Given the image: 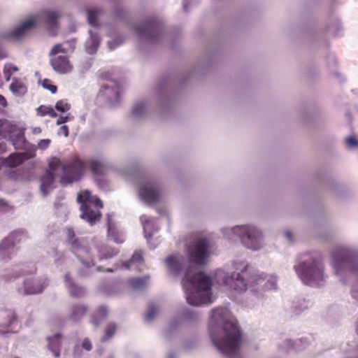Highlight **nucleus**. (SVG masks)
Returning <instances> with one entry per match:
<instances>
[{
  "label": "nucleus",
  "mask_w": 358,
  "mask_h": 358,
  "mask_svg": "<svg viewBox=\"0 0 358 358\" xmlns=\"http://www.w3.org/2000/svg\"><path fill=\"white\" fill-rule=\"evenodd\" d=\"M88 308L83 304H76L71 307L69 318L76 322L80 320L87 313Z\"/></svg>",
  "instance_id": "6ab92c4d"
},
{
  "label": "nucleus",
  "mask_w": 358,
  "mask_h": 358,
  "mask_svg": "<svg viewBox=\"0 0 358 358\" xmlns=\"http://www.w3.org/2000/svg\"><path fill=\"white\" fill-rule=\"evenodd\" d=\"M68 120V117L66 116H60L57 120V125H59V124H62L65 122H66Z\"/></svg>",
  "instance_id": "de8ad7c7"
},
{
  "label": "nucleus",
  "mask_w": 358,
  "mask_h": 358,
  "mask_svg": "<svg viewBox=\"0 0 358 358\" xmlns=\"http://www.w3.org/2000/svg\"><path fill=\"white\" fill-rule=\"evenodd\" d=\"M61 338L62 335L60 334L48 338V348L56 357H58L60 355Z\"/></svg>",
  "instance_id": "393cba45"
},
{
  "label": "nucleus",
  "mask_w": 358,
  "mask_h": 358,
  "mask_svg": "<svg viewBox=\"0 0 358 358\" xmlns=\"http://www.w3.org/2000/svg\"><path fill=\"white\" fill-rule=\"evenodd\" d=\"M85 169H89L94 176H103L106 173V166L95 159L85 160Z\"/></svg>",
  "instance_id": "412c9836"
},
{
  "label": "nucleus",
  "mask_w": 358,
  "mask_h": 358,
  "mask_svg": "<svg viewBox=\"0 0 358 358\" xmlns=\"http://www.w3.org/2000/svg\"><path fill=\"white\" fill-rule=\"evenodd\" d=\"M143 261V255L141 252H136L132 255L131 259L127 262H124L122 266L125 268L131 267V264L136 262H141Z\"/></svg>",
  "instance_id": "72a5a7b5"
},
{
  "label": "nucleus",
  "mask_w": 358,
  "mask_h": 358,
  "mask_svg": "<svg viewBox=\"0 0 358 358\" xmlns=\"http://www.w3.org/2000/svg\"><path fill=\"white\" fill-rule=\"evenodd\" d=\"M139 194L141 199L148 204L158 202L160 198L157 187L153 185L142 187L140 189Z\"/></svg>",
  "instance_id": "f8f14e48"
},
{
  "label": "nucleus",
  "mask_w": 358,
  "mask_h": 358,
  "mask_svg": "<svg viewBox=\"0 0 358 358\" xmlns=\"http://www.w3.org/2000/svg\"><path fill=\"white\" fill-rule=\"evenodd\" d=\"M48 115H50V117H55L57 116V113L55 111V110L53 109L52 107H50V108L48 109Z\"/></svg>",
  "instance_id": "8fccbe9b"
},
{
  "label": "nucleus",
  "mask_w": 358,
  "mask_h": 358,
  "mask_svg": "<svg viewBox=\"0 0 358 358\" xmlns=\"http://www.w3.org/2000/svg\"><path fill=\"white\" fill-rule=\"evenodd\" d=\"M66 234H67L68 242L71 245H72V246L78 248V239L76 238V235H75L73 230L70 229H67Z\"/></svg>",
  "instance_id": "4c0bfd02"
},
{
  "label": "nucleus",
  "mask_w": 358,
  "mask_h": 358,
  "mask_svg": "<svg viewBox=\"0 0 358 358\" xmlns=\"http://www.w3.org/2000/svg\"><path fill=\"white\" fill-rule=\"evenodd\" d=\"M31 157L27 152H14L3 159V166L14 168L22 164Z\"/></svg>",
  "instance_id": "dca6fc26"
},
{
  "label": "nucleus",
  "mask_w": 358,
  "mask_h": 358,
  "mask_svg": "<svg viewBox=\"0 0 358 358\" xmlns=\"http://www.w3.org/2000/svg\"><path fill=\"white\" fill-rule=\"evenodd\" d=\"M101 14V10L98 9H92L89 10L87 12V20L88 22L94 27H97L98 24V17Z\"/></svg>",
  "instance_id": "c85d7f7f"
},
{
  "label": "nucleus",
  "mask_w": 358,
  "mask_h": 358,
  "mask_svg": "<svg viewBox=\"0 0 358 358\" xmlns=\"http://www.w3.org/2000/svg\"><path fill=\"white\" fill-rule=\"evenodd\" d=\"M55 108L60 112L64 113L70 110L71 105L66 100L58 101L55 104Z\"/></svg>",
  "instance_id": "e433bc0d"
},
{
  "label": "nucleus",
  "mask_w": 358,
  "mask_h": 358,
  "mask_svg": "<svg viewBox=\"0 0 358 358\" xmlns=\"http://www.w3.org/2000/svg\"><path fill=\"white\" fill-rule=\"evenodd\" d=\"M77 200L80 203H81V207H83L85 205H94L95 207H98L99 208H103V207L101 199L96 196H93L91 192L88 190L81 191L78 194Z\"/></svg>",
  "instance_id": "2eb2a0df"
},
{
  "label": "nucleus",
  "mask_w": 358,
  "mask_h": 358,
  "mask_svg": "<svg viewBox=\"0 0 358 358\" xmlns=\"http://www.w3.org/2000/svg\"><path fill=\"white\" fill-rule=\"evenodd\" d=\"M50 64L55 71L60 74L70 73L73 69L67 50L62 44H55L49 52Z\"/></svg>",
  "instance_id": "423d86ee"
},
{
  "label": "nucleus",
  "mask_w": 358,
  "mask_h": 358,
  "mask_svg": "<svg viewBox=\"0 0 358 358\" xmlns=\"http://www.w3.org/2000/svg\"><path fill=\"white\" fill-rule=\"evenodd\" d=\"M145 103H136L134 108H133V110H132V113L134 116H138L140 115H141L144 110H145Z\"/></svg>",
  "instance_id": "58836bf2"
},
{
  "label": "nucleus",
  "mask_w": 358,
  "mask_h": 358,
  "mask_svg": "<svg viewBox=\"0 0 358 358\" xmlns=\"http://www.w3.org/2000/svg\"><path fill=\"white\" fill-rule=\"evenodd\" d=\"M58 134L67 137L69 136V127L66 125L62 126L59 129Z\"/></svg>",
  "instance_id": "a18cd8bd"
},
{
  "label": "nucleus",
  "mask_w": 358,
  "mask_h": 358,
  "mask_svg": "<svg viewBox=\"0 0 358 358\" xmlns=\"http://www.w3.org/2000/svg\"><path fill=\"white\" fill-rule=\"evenodd\" d=\"M147 280L146 278H133L130 280V284L134 289H141L145 287Z\"/></svg>",
  "instance_id": "7c9ffc66"
},
{
  "label": "nucleus",
  "mask_w": 358,
  "mask_h": 358,
  "mask_svg": "<svg viewBox=\"0 0 358 358\" xmlns=\"http://www.w3.org/2000/svg\"><path fill=\"white\" fill-rule=\"evenodd\" d=\"M108 46H109L110 50H114L117 46V44H115V42H109Z\"/></svg>",
  "instance_id": "603ef678"
},
{
  "label": "nucleus",
  "mask_w": 358,
  "mask_h": 358,
  "mask_svg": "<svg viewBox=\"0 0 358 358\" xmlns=\"http://www.w3.org/2000/svg\"><path fill=\"white\" fill-rule=\"evenodd\" d=\"M17 131V125L12 124L8 120H0V136L6 138L9 135Z\"/></svg>",
  "instance_id": "b1692460"
},
{
  "label": "nucleus",
  "mask_w": 358,
  "mask_h": 358,
  "mask_svg": "<svg viewBox=\"0 0 358 358\" xmlns=\"http://www.w3.org/2000/svg\"><path fill=\"white\" fill-rule=\"evenodd\" d=\"M14 247L13 240L11 237L3 239L0 244V252L8 250Z\"/></svg>",
  "instance_id": "f704fd0d"
},
{
  "label": "nucleus",
  "mask_w": 358,
  "mask_h": 358,
  "mask_svg": "<svg viewBox=\"0 0 358 358\" xmlns=\"http://www.w3.org/2000/svg\"><path fill=\"white\" fill-rule=\"evenodd\" d=\"M91 41H92V45H94V50H93V51H90L89 50V52L90 53H93L98 48V46H99V39H98L97 36H92V40Z\"/></svg>",
  "instance_id": "49530a36"
},
{
  "label": "nucleus",
  "mask_w": 358,
  "mask_h": 358,
  "mask_svg": "<svg viewBox=\"0 0 358 358\" xmlns=\"http://www.w3.org/2000/svg\"><path fill=\"white\" fill-rule=\"evenodd\" d=\"M183 6H184V10H187V4L185 3H184Z\"/></svg>",
  "instance_id": "5fc2aeb1"
},
{
  "label": "nucleus",
  "mask_w": 358,
  "mask_h": 358,
  "mask_svg": "<svg viewBox=\"0 0 358 358\" xmlns=\"http://www.w3.org/2000/svg\"><path fill=\"white\" fill-rule=\"evenodd\" d=\"M64 282L66 287L68 288L71 296L73 297H81L85 295V289L76 285L69 273H66L64 275Z\"/></svg>",
  "instance_id": "f3484780"
},
{
  "label": "nucleus",
  "mask_w": 358,
  "mask_h": 358,
  "mask_svg": "<svg viewBox=\"0 0 358 358\" xmlns=\"http://www.w3.org/2000/svg\"><path fill=\"white\" fill-rule=\"evenodd\" d=\"M50 139H42L38 143V148L41 150H45L50 145Z\"/></svg>",
  "instance_id": "37998d69"
},
{
  "label": "nucleus",
  "mask_w": 358,
  "mask_h": 358,
  "mask_svg": "<svg viewBox=\"0 0 358 358\" xmlns=\"http://www.w3.org/2000/svg\"><path fill=\"white\" fill-rule=\"evenodd\" d=\"M101 208L95 207L94 205L80 207L82 211L81 217L88 222L91 225L94 224L97 221L100 220L102 214L100 211Z\"/></svg>",
  "instance_id": "ddd939ff"
},
{
  "label": "nucleus",
  "mask_w": 358,
  "mask_h": 358,
  "mask_svg": "<svg viewBox=\"0 0 358 358\" xmlns=\"http://www.w3.org/2000/svg\"><path fill=\"white\" fill-rule=\"evenodd\" d=\"M115 241H116V242H117V243H122V242H123V241H122V240H120V241H117V240H115Z\"/></svg>",
  "instance_id": "6e6d98bb"
},
{
  "label": "nucleus",
  "mask_w": 358,
  "mask_h": 358,
  "mask_svg": "<svg viewBox=\"0 0 358 358\" xmlns=\"http://www.w3.org/2000/svg\"><path fill=\"white\" fill-rule=\"evenodd\" d=\"M36 22L37 20L35 17L29 19L10 31L9 35L11 38L19 40L23 37L29 29L34 27Z\"/></svg>",
  "instance_id": "4468645a"
},
{
  "label": "nucleus",
  "mask_w": 358,
  "mask_h": 358,
  "mask_svg": "<svg viewBox=\"0 0 358 358\" xmlns=\"http://www.w3.org/2000/svg\"><path fill=\"white\" fill-rule=\"evenodd\" d=\"M48 167L49 169L53 171H56L59 168H62V173L60 178V182L63 185L78 181L85 171V160L80 159L77 156L73 157L66 163H62L57 157H52L48 162Z\"/></svg>",
  "instance_id": "7ed1b4c3"
},
{
  "label": "nucleus",
  "mask_w": 358,
  "mask_h": 358,
  "mask_svg": "<svg viewBox=\"0 0 358 358\" xmlns=\"http://www.w3.org/2000/svg\"><path fill=\"white\" fill-rule=\"evenodd\" d=\"M7 105L8 103L6 98L3 95L0 94V106L5 108Z\"/></svg>",
  "instance_id": "09e8293b"
},
{
  "label": "nucleus",
  "mask_w": 358,
  "mask_h": 358,
  "mask_svg": "<svg viewBox=\"0 0 358 358\" xmlns=\"http://www.w3.org/2000/svg\"><path fill=\"white\" fill-rule=\"evenodd\" d=\"M39 83L44 89L49 90L52 94H55L57 92V87L54 85L51 80L45 78L42 80H39Z\"/></svg>",
  "instance_id": "473e14b6"
},
{
  "label": "nucleus",
  "mask_w": 358,
  "mask_h": 358,
  "mask_svg": "<svg viewBox=\"0 0 358 358\" xmlns=\"http://www.w3.org/2000/svg\"><path fill=\"white\" fill-rule=\"evenodd\" d=\"M82 348L87 351H90L92 349V344L91 341L87 338H85L82 343Z\"/></svg>",
  "instance_id": "c03bdc74"
},
{
  "label": "nucleus",
  "mask_w": 358,
  "mask_h": 358,
  "mask_svg": "<svg viewBox=\"0 0 358 358\" xmlns=\"http://www.w3.org/2000/svg\"><path fill=\"white\" fill-rule=\"evenodd\" d=\"M50 106H41L37 108V114L40 116L47 115Z\"/></svg>",
  "instance_id": "79ce46f5"
},
{
  "label": "nucleus",
  "mask_w": 358,
  "mask_h": 358,
  "mask_svg": "<svg viewBox=\"0 0 358 358\" xmlns=\"http://www.w3.org/2000/svg\"><path fill=\"white\" fill-rule=\"evenodd\" d=\"M90 34H92V31H90ZM93 36L92 34H91V37Z\"/></svg>",
  "instance_id": "bf43d9fd"
},
{
  "label": "nucleus",
  "mask_w": 358,
  "mask_h": 358,
  "mask_svg": "<svg viewBox=\"0 0 358 358\" xmlns=\"http://www.w3.org/2000/svg\"><path fill=\"white\" fill-rule=\"evenodd\" d=\"M333 266L336 275L352 273L358 275V255L353 251L339 248L332 255ZM352 297L358 302V289L352 290Z\"/></svg>",
  "instance_id": "20e7f679"
},
{
  "label": "nucleus",
  "mask_w": 358,
  "mask_h": 358,
  "mask_svg": "<svg viewBox=\"0 0 358 358\" xmlns=\"http://www.w3.org/2000/svg\"><path fill=\"white\" fill-rule=\"evenodd\" d=\"M107 271H109V272H112L113 271L112 269H108Z\"/></svg>",
  "instance_id": "4d7b16f0"
},
{
  "label": "nucleus",
  "mask_w": 358,
  "mask_h": 358,
  "mask_svg": "<svg viewBox=\"0 0 358 358\" xmlns=\"http://www.w3.org/2000/svg\"><path fill=\"white\" fill-rule=\"evenodd\" d=\"M99 252L100 259H104L114 257L117 254L118 251L110 247L103 246L99 249Z\"/></svg>",
  "instance_id": "cd10ccee"
},
{
  "label": "nucleus",
  "mask_w": 358,
  "mask_h": 358,
  "mask_svg": "<svg viewBox=\"0 0 358 358\" xmlns=\"http://www.w3.org/2000/svg\"><path fill=\"white\" fill-rule=\"evenodd\" d=\"M158 313V308L153 304H150L148 306V313L145 317L146 321L152 320Z\"/></svg>",
  "instance_id": "c9c22d12"
},
{
  "label": "nucleus",
  "mask_w": 358,
  "mask_h": 358,
  "mask_svg": "<svg viewBox=\"0 0 358 358\" xmlns=\"http://www.w3.org/2000/svg\"><path fill=\"white\" fill-rule=\"evenodd\" d=\"M59 17V15L56 11L45 10L41 13L42 19L50 29L57 27Z\"/></svg>",
  "instance_id": "5701e85b"
},
{
  "label": "nucleus",
  "mask_w": 358,
  "mask_h": 358,
  "mask_svg": "<svg viewBox=\"0 0 358 358\" xmlns=\"http://www.w3.org/2000/svg\"><path fill=\"white\" fill-rule=\"evenodd\" d=\"M208 238H198L190 243L186 249L187 262L182 257L169 255L165 259L169 271L173 275L185 274L182 284L187 292V303L199 306L213 302L211 289L213 281L203 272L194 273L195 267L208 263L211 251Z\"/></svg>",
  "instance_id": "f257e3e1"
},
{
  "label": "nucleus",
  "mask_w": 358,
  "mask_h": 358,
  "mask_svg": "<svg viewBox=\"0 0 358 358\" xmlns=\"http://www.w3.org/2000/svg\"><path fill=\"white\" fill-rule=\"evenodd\" d=\"M117 330V325L113 322H108L104 327V334L101 341L104 343L111 339Z\"/></svg>",
  "instance_id": "a878e982"
},
{
  "label": "nucleus",
  "mask_w": 358,
  "mask_h": 358,
  "mask_svg": "<svg viewBox=\"0 0 358 358\" xmlns=\"http://www.w3.org/2000/svg\"><path fill=\"white\" fill-rule=\"evenodd\" d=\"M285 235H286L287 238H288V240H289L290 241H292V235L290 231H286Z\"/></svg>",
  "instance_id": "864d4df0"
},
{
  "label": "nucleus",
  "mask_w": 358,
  "mask_h": 358,
  "mask_svg": "<svg viewBox=\"0 0 358 358\" xmlns=\"http://www.w3.org/2000/svg\"><path fill=\"white\" fill-rule=\"evenodd\" d=\"M12 141V144L15 149H20L24 146L25 139L23 133L17 128V131L8 136Z\"/></svg>",
  "instance_id": "bb28decb"
},
{
  "label": "nucleus",
  "mask_w": 358,
  "mask_h": 358,
  "mask_svg": "<svg viewBox=\"0 0 358 358\" xmlns=\"http://www.w3.org/2000/svg\"><path fill=\"white\" fill-rule=\"evenodd\" d=\"M294 269L301 280L306 285H319L324 280L322 259L317 257H313L310 261L299 264L294 266Z\"/></svg>",
  "instance_id": "39448f33"
},
{
  "label": "nucleus",
  "mask_w": 358,
  "mask_h": 358,
  "mask_svg": "<svg viewBox=\"0 0 358 358\" xmlns=\"http://www.w3.org/2000/svg\"><path fill=\"white\" fill-rule=\"evenodd\" d=\"M54 172L50 169L41 178V191L44 196H46L49 190L52 188L55 178Z\"/></svg>",
  "instance_id": "aec40b11"
},
{
  "label": "nucleus",
  "mask_w": 358,
  "mask_h": 358,
  "mask_svg": "<svg viewBox=\"0 0 358 358\" xmlns=\"http://www.w3.org/2000/svg\"><path fill=\"white\" fill-rule=\"evenodd\" d=\"M6 322L0 323V335L6 334H15L21 328V322L14 310L6 311Z\"/></svg>",
  "instance_id": "9d476101"
},
{
  "label": "nucleus",
  "mask_w": 358,
  "mask_h": 358,
  "mask_svg": "<svg viewBox=\"0 0 358 358\" xmlns=\"http://www.w3.org/2000/svg\"><path fill=\"white\" fill-rule=\"evenodd\" d=\"M12 209V207L4 200L0 199V211L8 212Z\"/></svg>",
  "instance_id": "ea45409f"
},
{
  "label": "nucleus",
  "mask_w": 358,
  "mask_h": 358,
  "mask_svg": "<svg viewBox=\"0 0 358 358\" xmlns=\"http://www.w3.org/2000/svg\"><path fill=\"white\" fill-rule=\"evenodd\" d=\"M80 260L82 267L79 271V275L84 277L91 273L92 268L94 266V262L89 256V251L87 249H82L76 253Z\"/></svg>",
  "instance_id": "9b49d317"
},
{
  "label": "nucleus",
  "mask_w": 358,
  "mask_h": 358,
  "mask_svg": "<svg viewBox=\"0 0 358 358\" xmlns=\"http://www.w3.org/2000/svg\"><path fill=\"white\" fill-rule=\"evenodd\" d=\"M135 29L140 37L150 41L157 40L162 32L160 22L154 17H150L143 23L137 24Z\"/></svg>",
  "instance_id": "6e6552de"
},
{
  "label": "nucleus",
  "mask_w": 358,
  "mask_h": 358,
  "mask_svg": "<svg viewBox=\"0 0 358 358\" xmlns=\"http://www.w3.org/2000/svg\"><path fill=\"white\" fill-rule=\"evenodd\" d=\"M248 266H245L241 273H233L231 275L227 276L224 283L231 289L237 292H244L247 289L249 280L248 279Z\"/></svg>",
  "instance_id": "1a4fd4ad"
},
{
  "label": "nucleus",
  "mask_w": 358,
  "mask_h": 358,
  "mask_svg": "<svg viewBox=\"0 0 358 358\" xmlns=\"http://www.w3.org/2000/svg\"><path fill=\"white\" fill-rule=\"evenodd\" d=\"M229 317L227 308L213 309L209 331L214 345L226 357L234 358L239 350L241 333L237 323Z\"/></svg>",
  "instance_id": "f03ea898"
},
{
  "label": "nucleus",
  "mask_w": 358,
  "mask_h": 358,
  "mask_svg": "<svg viewBox=\"0 0 358 358\" xmlns=\"http://www.w3.org/2000/svg\"><path fill=\"white\" fill-rule=\"evenodd\" d=\"M31 282H27L24 283V292L27 294H38L43 291L44 287L42 285H31Z\"/></svg>",
  "instance_id": "c756f323"
},
{
  "label": "nucleus",
  "mask_w": 358,
  "mask_h": 358,
  "mask_svg": "<svg viewBox=\"0 0 358 358\" xmlns=\"http://www.w3.org/2000/svg\"><path fill=\"white\" fill-rule=\"evenodd\" d=\"M169 358H171V357H169Z\"/></svg>",
  "instance_id": "052dcab7"
},
{
  "label": "nucleus",
  "mask_w": 358,
  "mask_h": 358,
  "mask_svg": "<svg viewBox=\"0 0 358 358\" xmlns=\"http://www.w3.org/2000/svg\"><path fill=\"white\" fill-rule=\"evenodd\" d=\"M234 234L239 236L241 242L248 248L257 250L261 248L262 234L251 226H236L232 229Z\"/></svg>",
  "instance_id": "0eeeda50"
},
{
  "label": "nucleus",
  "mask_w": 358,
  "mask_h": 358,
  "mask_svg": "<svg viewBox=\"0 0 358 358\" xmlns=\"http://www.w3.org/2000/svg\"><path fill=\"white\" fill-rule=\"evenodd\" d=\"M108 358H114L113 356H109Z\"/></svg>",
  "instance_id": "13d9d810"
},
{
  "label": "nucleus",
  "mask_w": 358,
  "mask_h": 358,
  "mask_svg": "<svg viewBox=\"0 0 358 358\" xmlns=\"http://www.w3.org/2000/svg\"><path fill=\"white\" fill-rule=\"evenodd\" d=\"M345 142L350 148L358 147V141L354 136H349L346 138Z\"/></svg>",
  "instance_id": "a19ab883"
},
{
  "label": "nucleus",
  "mask_w": 358,
  "mask_h": 358,
  "mask_svg": "<svg viewBox=\"0 0 358 358\" xmlns=\"http://www.w3.org/2000/svg\"><path fill=\"white\" fill-rule=\"evenodd\" d=\"M18 70L17 67L10 64H6L3 67V76L6 81H9L12 75Z\"/></svg>",
  "instance_id": "2f4dec72"
},
{
  "label": "nucleus",
  "mask_w": 358,
  "mask_h": 358,
  "mask_svg": "<svg viewBox=\"0 0 358 358\" xmlns=\"http://www.w3.org/2000/svg\"><path fill=\"white\" fill-rule=\"evenodd\" d=\"M9 89L11 92L17 96H23L27 92V87L24 80L18 78H13L12 79Z\"/></svg>",
  "instance_id": "a211bd4d"
},
{
  "label": "nucleus",
  "mask_w": 358,
  "mask_h": 358,
  "mask_svg": "<svg viewBox=\"0 0 358 358\" xmlns=\"http://www.w3.org/2000/svg\"><path fill=\"white\" fill-rule=\"evenodd\" d=\"M6 151V144L5 143H0V154Z\"/></svg>",
  "instance_id": "3c124183"
},
{
  "label": "nucleus",
  "mask_w": 358,
  "mask_h": 358,
  "mask_svg": "<svg viewBox=\"0 0 358 358\" xmlns=\"http://www.w3.org/2000/svg\"><path fill=\"white\" fill-rule=\"evenodd\" d=\"M108 315V309L104 306H99L94 312L91 317V323L95 327H99L101 322L105 320Z\"/></svg>",
  "instance_id": "4be33fe9"
}]
</instances>
